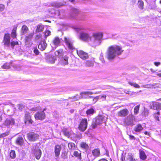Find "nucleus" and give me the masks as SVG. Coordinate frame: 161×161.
<instances>
[{
  "instance_id": "1",
  "label": "nucleus",
  "mask_w": 161,
  "mask_h": 161,
  "mask_svg": "<svg viewBox=\"0 0 161 161\" xmlns=\"http://www.w3.org/2000/svg\"><path fill=\"white\" fill-rule=\"evenodd\" d=\"M74 29L79 33V38L81 40L89 42H91L95 46H98L101 44L103 40V34L102 32L94 33L92 38L89 30L84 26H76Z\"/></svg>"
},
{
  "instance_id": "2",
  "label": "nucleus",
  "mask_w": 161,
  "mask_h": 161,
  "mask_svg": "<svg viewBox=\"0 0 161 161\" xmlns=\"http://www.w3.org/2000/svg\"><path fill=\"white\" fill-rule=\"evenodd\" d=\"M123 50L120 46L114 45L109 46L107 52V57L109 60L114 59L121 54Z\"/></svg>"
},
{
  "instance_id": "3",
  "label": "nucleus",
  "mask_w": 161,
  "mask_h": 161,
  "mask_svg": "<svg viewBox=\"0 0 161 161\" xmlns=\"http://www.w3.org/2000/svg\"><path fill=\"white\" fill-rule=\"evenodd\" d=\"M104 117L102 116H98L93 119L92 124V128L93 129L96 127L97 125L102 123L104 121Z\"/></svg>"
},
{
  "instance_id": "4",
  "label": "nucleus",
  "mask_w": 161,
  "mask_h": 161,
  "mask_svg": "<svg viewBox=\"0 0 161 161\" xmlns=\"http://www.w3.org/2000/svg\"><path fill=\"white\" fill-rule=\"evenodd\" d=\"M87 126V122L86 119H82L78 126L79 130L84 132L86 129Z\"/></svg>"
},
{
  "instance_id": "5",
  "label": "nucleus",
  "mask_w": 161,
  "mask_h": 161,
  "mask_svg": "<svg viewBox=\"0 0 161 161\" xmlns=\"http://www.w3.org/2000/svg\"><path fill=\"white\" fill-rule=\"evenodd\" d=\"M151 109L156 110H161V103L156 101L152 102L149 103Z\"/></svg>"
},
{
  "instance_id": "6",
  "label": "nucleus",
  "mask_w": 161,
  "mask_h": 161,
  "mask_svg": "<svg viewBox=\"0 0 161 161\" xmlns=\"http://www.w3.org/2000/svg\"><path fill=\"white\" fill-rule=\"evenodd\" d=\"M10 35L8 33L5 34L3 40V43L5 46L8 47L10 46Z\"/></svg>"
},
{
  "instance_id": "7",
  "label": "nucleus",
  "mask_w": 161,
  "mask_h": 161,
  "mask_svg": "<svg viewBox=\"0 0 161 161\" xmlns=\"http://www.w3.org/2000/svg\"><path fill=\"white\" fill-rule=\"evenodd\" d=\"M25 123L26 125L32 124L33 121L31 119L30 113L26 112L25 115Z\"/></svg>"
},
{
  "instance_id": "8",
  "label": "nucleus",
  "mask_w": 161,
  "mask_h": 161,
  "mask_svg": "<svg viewBox=\"0 0 161 161\" xmlns=\"http://www.w3.org/2000/svg\"><path fill=\"white\" fill-rule=\"evenodd\" d=\"M135 117L132 115H129L125 120V123L127 125H133L135 120Z\"/></svg>"
},
{
  "instance_id": "9",
  "label": "nucleus",
  "mask_w": 161,
  "mask_h": 161,
  "mask_svg": "<svg viewBox=\"0 0 161 161\" xmlns=\"http://www.w3.org/2000/svg\"><path fill=\"white\" fill-rule=\"evenodd\" d=\"M77 53L79 57L83 59H86L89 57L88 54L82 50H77Z\"/></svg>"
},
{
  "instance_id": "10",
  "label": "nucleus",
  "mask_w": 161,
  "mask_h": 161,
  "mask_svg": "<svg viewBox=\"0 0 161 161\" xmlns=\"http://www.w3.org/2000/svg\"><path fill=\"white\" fill-rule=\"evenodd\" d=\"M61 146L60 145H56L54 147V153L55 159L57 160L58 158L60 152L61 150Z\"/></svg>"
},
{
  "instance_id": "11",
  "label": "nucleus",
  "mask_w": 161,
  "mask_h": 161,
  "mask_svg": "<svg viewBox=\"0 0 161 161\" xmlns=\"http://www.w3.org/2000/svg\"><path fill=\"white\" fill-rule=\"evenodd\" d=\"M28 139L31 141H34L38 139L39 136L34 133H30L27 134Z\"/></svg>"
},
{
  "instance_id": "12",
  "label": "nucleus",
  "mask_w": 161,
  "mask_h": 161,
  "mask_svg": "<svg viewBox=\"0 0 161 161\" xmlns=\"http://www.w3.org/2000/svg\"><path fill=\"white\" fill-rule=\"evenodd\" d=\"M64 41L66 45L71 50L74 49L73 45V42L71 40L65 37L64 38Z\"/></svg>"
},
{
  "instance_id": "13",
  "label": "nucleus",
  "mask_w": 161,
  "mask_h": 161,
  "mask_svg": "<svg viewBox=\"0 0 161 161\" xmlns=\"http://www.w3.org/2000/svg\"><path fill=\"white\" fill-rule=\"evenodd\" d=\"M14 119L12 118L7 119L5 121L3 124L4 125L8 127H9L10 126H12L14 124Z\"/></svg>"
},
{
  "instance_id": "14",
  "label": "nucleus",
  "mask_w": 161,
  "mask_h": 161,
  "mask_svg": "<svg viewBox=\"0 0 161 161\" xmlns=\"http://www.w3.org/2000/svg\"><path fill=\"white\" fill-rule=\"evenodd\" d=\"M129 112L127 109H123L118 112V115L119 116L125 117L127 116L129 114Z\"/></svg>"
},
{
  "instance_id": "15",
  "label": "nucleus",
  "mask_w": 161,
  "mask_h": 161,
  "mask_svg": "<svg viewBox=\"0 0 161 161\" xmlns=\"http://www.w3.org/2000/svg\"><path fill=\"white\" fill-rule=\"evenodd\" d=\"M60 42V39L59 37H56L53 40L52 44L54 47H55V48H56L59 45Z\"/></svg>"
},
{
  "instance_id": "16",
  "label": "nucleus",
  "mask_w": 161,
  "mask_h": 161,
  "mask_svg": "<svg viewBox=\"0 0 161 161\" xmlns=\"http://www.w3.org/2000/svg\"><path fill=\"white\" fill-rule=\"evenodd\" d=\"M56 59V58L55 57L50 54L46 58L47 61L51 64L54 63Z\"/></svg>"
},
{
  "instance_id": "17",
  "label": "nucleus",
  "mask_w": 161,
  "mask_h": 161,
  "mask_svg": "<svg viewBox=\"0 0 161 161\" xmlns=\"http://www.w3.org/2000/svg\"><path fill=\"white\" fill-rule=\"evenodd\" d=\"M62 130L64 135L66 136L69 137L71 136V132L69 129L64 128Z\"/></svg>"
},
{
  "instance_id": "18",
  "label": "nucleus",
  "mask_w": 161,
  "mask_h": 161,
  "mask_svg": "<svg viewBox=\"0 0 161 161\" xmlns=\"http://www.w3.org/2000/svg\"><path fill=\"white\" fill-rule=\"evenodd\" d=\"M79 11L78 9L73 8L71 10V17L73 18H75L76 16L78 14Z\"/></svg>"
},
{
  "instance_id": "19",
  "label": "nucleus",
  "mask_w": 161,
  "mask_h": 161,
  "mask_svg": "<svg viewBox=\"0 0 161 161\" xmlns=\"http://www.w3.org/2000/svg\"><path fill=\"white\" fill-rule=\"evenodd\" d=\"M24 143V140L22 137H18L16 140V143L18 145L22 146Z\"/></svg>"
},
{
  "instance_id": "20",
  "label": "nucleus",
  "mask_w": 161,
  "mask_h": 161,
  "mask_svg": "<svg viewBox=\"0 0 161 161\" xmlns=\"http://www.w3.org/2000/svg\"><path fill=\"white\" fill-rule=\"evenodd\" d=\"M54 53L56 56L58 57H62L64 54L63 50L62 49H60L56 51Z\"/></svg>"
},
{
  "instance_id": "21",
  "label": "nucleus",
  "mask_w": 161,
  "mask_h": 161,
  "mask_svg": "<svg viewBox=\"0 0 161 161\" xmlns=\"http://www.w3.org/2000/svg\"><path fill=\"white\" fill-rule=\"evenodd\" d=\"M71 137L72 140L75 141L77 139H80L81 138V134L80 133L78 134H74L73 135V136L72 135Z\"/></svg>"
},
{
  "instance_id": "22",
  "label": "nucleus",
  "mask_w": 161,
  "mask_h": 161,
  "mask_svg": "<svg viewBox=\"0 0 161 161\" xmlns=\"http://www.w3.org/2000/svg\"><path fill=\"white\" fill-rule=\"evenodd\" d=\"M47 44L44 40H41V51H43L46 48Z\"/></svg>"
},
{
  "instance_id": "23",
  "label": "nucleus",
  "mask_w": 161,
  "mask_h": 161,
  "mask_svg": "<svg viewBox=\"0 0 161 161\" xmlns=\"http://www.w3.org/2000/svg\"><path fill=\"white\" fill-rule=\"evenodd\" d=\"M92 153L93 155L95 158L99 156L100 155L99 150L98 149H96L93 150Z\"/></svg>"
},
{
  "instance_id": "24",
  "label": "nucleus",
  "mask_w": 161,
  "mask_h": 161,
  "mask_svg": "<svg viewBox=\"0 0 161 161\" xmlns=\"http://www.w3.org/2000/svg\"><path fill=\"white\" fill-rule=\"evenodd\" d=\"M125 159L126 161H134L131 153H129L127 154L125 156Z\"/></svg>"
},
{
  "instance_id": "25",
  "label": "nucleus",
  "mask_w": 161,
  "mask_h": 161,
  "mask_svg": "<svg viewBox=\"0 0 161 161\" xmlns=\"http://www.w3.org/2000/svg\"><path fill=\"white\" fill-rule=\"evenodd\" d=\"M143 129V128L140 124L136 125L134 128V130L136 132H139Z\"/></svg>"
},
{
  "instance_id": "26",
  "label": "nucleus",
  "mask_w": 161,
  "mask_h": 161,
  "mask_svg": "<svg viewBox=\"0 0 161 161\" xmlns=\"http://www.w3.org/2000/svg\"><path fill=\"white\" fill-rule=\"evenodd\" d=\"M140 158L142 160H145L147 158V156L144 152L142 150L140 151Z\"/></svg>"
},
{
  "instance_id": "27",
  "label": "nucleus",
  "mask_w": 161,
  "mask_h": 161,
  "mask_svg": "<svg viewBox=\"0 0 161 161\" xmlns=\"http://www.w3.org/2000/svg\"><path fill=\"white\" fill-rule=\"evenodd\" d=\"M137 5L138 8L140 9H143L144 8V2L142 0H139L138 1Z\"/></svg>"
},
{
  "instance_id": "28",
  "label": "nucleus",
  "mask_w": 161,
  "mask_h": 161,
  "mask_svg": "<svg viewBox=\"0 0 161 161\" xmlns=\"http://www.w3.org/2000/svg\"><path fill=\"white\" fill-rule=\"evenodd\" d=\"M35 155L36 158L37 159H39L40 158V149H38V150H36L35 152Z\"/></svg>"
},
{
  "instance_id": "29",
  "label": "nucleus",
  "mask_w": 161,
  "mask_h": 161,
  "mask_svg": "<svg viewBox=\"0 0 161 161\" xmlns=\"http://www.w3.org/2000/svg\"><path fill=\"white\" fill-rule=\"evenodd\" d=\"M33 36V34L32 33L30 34L28 36L25 37V43H29L31 41Z\"/></svg>"
},
{
  "instance_id": "30",
  "label": "nucleus",
  "mask_w": 161,
  "mask_h": 161,
  "mask_svg": "<svg viewBox=\"0 0 161 161\" xmlns=\"http://www.w3.org/2000/svg\"><path fill=\"white\" fill-rule=\"evenodd\" d=\"M28 30V27L25 25H23L22 28V35H24L27 33Z\"/></svg>"
},
{
  "instance_id": "31",
  "label": "nucleus",
  "mask_w": 161,
  "mask_h": 161,
  "mask_svg": "<svg viewBox=\"0 0 161 161\" xmlns=\"http://www.w3.org/2000/svg\"><path fill=\"white\" fill-rule=\"evenodd\" d=\"M68 147L69 149L72 150L75 149V145L73 142H69L68 144Z\"/></svg>"
},
{
  "instance_id": "32",
  "label": "nucleus",
  "mask_w": 161,
  "mask_h": 161,
  "mask_svg": "<svg viewBox=\"0 0 161 161\" xmlns=\"http://www.w3.org/2000/svg\"><path fill=\"white\" fill-rule=\"evenodd\" d=\"M73 155L75 157L78 158L81 160V153L77 151H75L73 153Z\"/></svg>"
},
{
  "instance_id": "33",
  "label": "nucleus",
  "mask_w": 161,
  "mask_h": 161,
  "mask_svg": "<svg viewBox=\"0 0 161 161\" xmlns=\"http://www.w3.org/2000/svg\"><path fill=\"white\" fill-rule=\"evenodd\" d=\"M128 84L131 86H133L136 88H139L140 87V86L138 84L133 82L129 81Z\"/></svg>"
},
{
  "instance_id": "34",
  "label": "nucleus",
  "mask_w": 161,
  "mask_h": 161,
  "mask_svg": "<svg viewBox=\"0 0 161 161\" xmlns=\"http://www.w3.org/2000/svg\"><path fill=\"white\" fill-rule=\"evenodd\" d=\"M95 112L93 108H91L88 109L86 111V114L87 115L92 114Z\"/></svg>"
},
{
  "instance_id": "35",
  "label": "nucleus",
  "mask_w": 161,
  "mask_h": 161,
  "mask_svg": "<svg viewBox=\"0 0 161 161\" xmlns=\"http://www.w3.org/2000/svg\"><path fill=\"white\" fill-rule=\"evenodd\" d=\"M80 146L82 148L85 149L86 150H88L89 148V146L88 145L84 142H82L81 143Z\"/></svg>"
},
{
  "instance_id": "36",
  "label": "nucleus",
  "mask_w": 161,
  "mask_h": 161,
  "mask_svg": "<svg viewBox=\"0 0 161 161\" xmlns=\"http://www.w3.org/2000/svg\"><path fill=\"white\" fill-rule=\"evenodd\" d=\"M10 156L12 159H14L16 157V155L15 151L14 150H11L10 153Z\"/></svg>"
},
{
  "instance_id": "37",
  "label": "nucleus",
  "mask_w": 161,
  "mask_h": 161,
  "mask_svg": "<svg viewBox=\"0 0 161 161\" xmlns=\"http://www.w3.org/2000/svg\"><path fill=\"white\" fill-rule=\"evenodd\" d=\"M94 64L92 61L88 60L86 62V65L87 67H91L93 66Z\"/></svg>"
},
{
  "instance_id": "38",
  "label": "nucleus",
  "mask_w": 161,
  "mask_h": 161,
  "mask_svg": "<svg viewBox=\"0 0 161 161\" xmlns=\"http://www.w3.org/2000/svg\"><path fill=\"white\" fill-rule=\"evenodd\" d=\"M43 34L44 38L46 39L48 36L50 35L51 32L48 30H46L43 33Z\"/></svg>"
},
{
  "instance_id": "39",
  "label": "nucleus",
  "mask_w": 161,
  "mask_h": 161,
  "mask_svg": "<svg viewBox=\"0 0 161 161\" xmlns=\"http://www.w3.org/2000/svg\"><path fill=\"white\" fill-rule=\"evenodd\" d=\"M140 108V105H137L135 106L134 108V113L135 115H136L138 113Z\"/></svg>"
},
{
  "instance_id": "40",
  "label": "nucleus",
  "mask_w": 161,
  "mask_h": 161,
  "mask_svg": "<svg viewBox=\"0 0 161 161\" xmlns=\"http://www.w3.org/2000/svg\"><path fill=\"white\" fill-rule=\"evenodd\" d=\"M68 58L67 56H65L63 58V64L64 65H66L68 64Z\"/></svg>"
},
{
  "instance_id": "41",
  "label": "nucleus",
  "mask_w": 161,
  "mask_h": 161,
  "mask_svg": "<svg viewBox=\"0 0 161 161\" xmlns=\"http://www.w3.org/2000/svg\"><path fill=\"white\" fill-rule=\"evenodd\" d=\"M61 156V158L64 159H65L67 158V153L64 151L62 153Z\"/></svg>"
},
{
  "instance_id": "42",
  "label": "nucleus",
  "mask_w": 161,
  "mask_h": 161,
  "mask_svg": "<svg viewBox=\"0 0 161 161\" xmlns=\"http://www.w3.org/2000/svg\"><path fill=\"white\" fill-rule=\"evenodd\" d=\"M35 117L36 119L39 120L40 119V112L39 111L37 112L35 114Z\"/></svg>"
},
{
  "instance_id": "43",
  "label": "nucleus",
  "mask_w": 161,
  "mask_h": 161,
  "mask_svg": "<svg viewBox=\"0 0 161 161\" xmlns=\"http://www.w3.org/2000/svg\"><path fill=\"white\" fill-rule=\"evenodd\" d=\"M151 87H154V88L158 87L160 88L161 87V85L159 84L154 83L151 85Z\"/></svg>"
},
{
  "instance_id": "44",
  "label": "nucleus",
  "mask_w": 161,
  "mask_h": 161,
  "mask_svg": "<svg viewBox=\"0 0 161 161\" xmlns=\"http://www.w3.org/2000/svg\"><path fill=\"white\" fill-rule=\"evenodd\" d=\"M19 43L18 42L12 41L10 43V45L13 49L16 45H18Z\"/></svg>"
},
{
  "instance_id": "45",
  "label": "nucleus",
  "mask_w": 161,
  "mask_h": 161,
  "mask_svg": "<svg viewBox=\"0 0 161 161\" xmlns=\"http://www.w3.org/2000/svg\"><path fill=\"white\" fill-rule=\"evenodd\" d=\"M2 67L3 69H8L10 68V66L9 64L5 63L2 66Z\"/></svg>"
},
{
  "instance_id": "46",
  "label": "nucleus",
  "mask_w": 161,
  "mask_h": 161,
  "mask_svg": "<svg viewBox=\"0 0 161 161\" xmlns=\"http://www.w3.org/2000/svg\"><path fill=\"white\" fill-rule=\"evenodd\" d=\"M93 93V92H84L81 93V95L82 97H83V95H91Z\"/></svg>"
},
{
  "instance_id": "47",
  "label": "nucleus",
  "mask_w": 161,
  "mask_h": 161,
  "mask_svg": "<svg viewBox=\"0 0 161 161\" xmlns=\"http://www.w3.org/2000/svg\"><path fill=\"white\" fill-rule=\"evenodd\" d=\"M45 110V109H44L43 111H41V120L44 119L45 117V114L44 112Z\"/></svg>"
},
{
  "instance_id": "48",
  "label": "nucleus",
  "mask_w": 161,
  "mask_h": 161,
  "mask_svg": "<svg viewBox=\"0 0 161 161\" xmlns=\"http://www.w3.org/2000/svg\"><path fill=\"white\" fill-rule=\"evenodd\" d=\"M24 105L22 104H19L18 105V109L21 111L24 108Z\"/></svg>"
},
{
  "instance_id": "49",
  "label": "nucleus",
  "mask_w": 161,
  "mask_h": 161,
  "mask_svg": "<svg viewBox=\"0 0 161 161\" xmlns=\"http://www.w3.org/2000/svg\"><path fill=\"white\" fill-rule=\"evenodd\" d=\"M98 96H99V99H102L103 101L105 100L106 97V96L105 95H99Z\"/></svg>"
},
{
  "instance_id": "50",
  "label": "nucleus",
  "mask_w": 161,
  "mask_h": 161,
  "mask_svg": "<svg viewBox=\"0 0 161 161\" xmlns=\"http://www.w3.org/2000/svg\"><path fill=\"white\" fill-rule=\"evenodd\" d=\"M99 99V96H97L94 97L93 99V103H95L98 101Z\"/></svg>"
},
{
  "instance_id": "51",
  "label": "nucleus",
  "mask_w": 161,
  "mask_h": 161,
  "mask_svg": "<svg viewBox=\"0 0 161 161\" xmlns=\"http://www.w3.org/2000/svg\"><path fill=\"white\" fill-rule=\"evenodd\" d=\"M8 135V132L3 133L0 135V137H4Z\"/></svg>"
},
{
  "instance_id": "52",
  "label": "nucleus",
  "mask_w": 161,
  "mask_h": 161,
  "mask_svg": "<svg viewBox=\"0 0 161 161\" xmlns=\"http://www.w3.org/2000/svg\"><path fill=\"white\" fill-rule=\"evenodd\" d=\"M5 5L3 4H0V12L3 11L5 8Z\"/></svg>"
},
{
  "instance_id": "53",
  "label": "nucleus",
  "mask_w": 161,
  "mask_h": 161,
  "mask_svg": "<svg viewBox=\"0 0 161 161\" xmlns=\"http://www.w3.org/2000/svg\"><path fill=\"white\" fill-rule=\"evenodd\" d=\"M99 59L102 63H104V60L103 57V54L102 53L101 54L99 57Z\"/></svg>"
},
{
  "instance_id": "54",
  "label": "nucleus",
  "mask_w": 161,
  "mask_h": 161,
  "mask_svg": "<svg viewBox=\"0 0 161 161\" xmlns=\"http://www.w3.org/2000/svg\"><path fill=\"white\" fill-rule=\"evenodd\" d=\"M16 31H13L11 33V36L13 38H15L16 37Z\"/></svg>"
},
{
  "instance_id": "55",
  "label": "nucleus",
  "mask_w": 161,
  "mask_h": 161,
  "mask_svg": "<svg viewBox=\"0 0 161 161\" xmlns=\"http://www.w3.org/2000/svg\"><path fill=\"white\" fill-rule=\"evenodd\" d=\"M143 87V88H151V85H143L142 86Z\"/></svg>"
},
{
  "instance_id": "56",
  "label": "nucleus",
  "mask_w": 161,
  "mask_h": 161,
  "mask_svg": "<svg viewBox=\"0 0 161 161\" xmlns=\"http://www.w3.org/2000/svg\"><path fill=\"white\" fill-rule=\"evenodd\" d=\"M33 52L36 55L38 54L39 53V51L37 49H35Z\"/></svg>"
},
{
  "instance_id": "57",
  "label": "nucleus",
  "mask_w": 161,
  "mask_h": 161,
  "mask_svg": "<svg viewBox=\"0 0 161 161\" xmlns=\"http://www.w3.org/2000/svg\"><path fill=\"white\" fill-rule=\"evenodd\" d=\"M36 32H38L40 31V25H38L36 29Z\"/></svg>"
},
{
  "instance_id": "58",
  "label": "nucleus",
  "mask_w": 161,
  "mask_h": 161,
  "mask_svg": "<svg viewBox=\"0 0 161 161\" xmlns=\"http://www.w3.org/2000/svg\"><path fill=\"white\" fill-rule=\"evenodd\" d=\"M40 37V35H37L36 36V37H35V40L37 41L38 40Z\"/></svg>"
},
{
  "instance_id": "59",
  "label": "nucleus",
  "mask_w": 161,
  "mask_h": 161,
  "mask_svg": "<svg viewBox=\"0 0 161 161\" xmlns=\"http://www.w3.org/2000/svg\"><path fill=\"white\" fill-rule=\"evenodd\" d=\"M129 136L130 138V139H132V140H135V136H133L129 135Z\"/></svg>"
},
{
  "instance_id": "60",
  "label": "nucleus",
  "mask_w": 161,
  "mask_h": 161,
  "mask_svg": "<svg viewBox=\"0 0 161 161\" xmlns=\"http://www.w3.org/2000/svg\"><path fill=\"white\" fill-rule=\"evenodd\" d=\"M154 64L155 66H158V65H159L160 64V63L159 62H154Z\"/></svg>"
},
{
  "instance_id": "61",
  "label": "nucleus",
  "mask_w": 161,
  "mask_h": 161,
  "mask_svg": "<svg viewBox=\"0 0 161 161\" xmlns=\"http://www.w3.org/2000/svg\"><path fill=\"white\" fill-rule=\"evenodd\" d=\"M155 119L156 120H157L158 121L159 120V117H158V116L155 115Z\"/></svg>"
},
{
  "instance_id": "62",
  "label": "nucleus",
  "mask_w": 161,
  "mask_h": 161,
  "mask_svg": "<svg viewBox=\"0 0 161 161\" xmlns=\"http://www.w3.org/2000/svg\"><path fill=\"white\" fill-rule=\"evenodd\" d=\"M98 161H108L105 159L103 158V159H102L99 160Z\"/></svg>"
},
{
  "instance_id": "63",
  "label": "nucleus",
  "mask_w": 161,
  "mask_h": 161,
  "mask_svg": "<svg viewBox=\"0 0 161 161\" xmlns=\"http://www.w3.org/2000/svg\"><path fill=\"white\" fill-rule=\"evenodd\" d=\"M41 32L43 31L42 29H43L44 28V27L43 25H41Z\"/></svg>"
},
{
  "instance_id": "64",
  "label": "nucleus",
  "mask_w": 161,
  "mask_h": 161,
  "mask_svg": "<svg viewBox=\"0 0 161 161\" xmlns=\"http://www.w3.org/2000/svg\"><path fill=\"white\" fill-rule=\"evenodd\" d=\"M157 75L161 77V73H158L157 74Z\"/></svg>"
}]
</instances>
